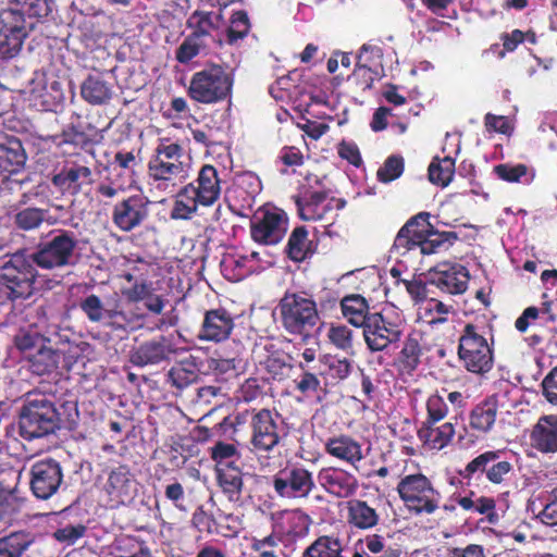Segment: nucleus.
Returning a JSON list of instances; mask_svg holds the SVG:
<instances>
[{
	"mask_svg": "<svg viewBox=\"0 0 557 557\" xmlns=\"http://www.w3.org/2000/svg\"><path fill=\"white\" fill-rule=\"evenodd\" d=\"M50 11V0H10L7 8L0 9V58L15 57L34 27L33 18L46 17Z\"/></svg>",
	"mask_w": 557,
	"mask_h": 557,
	"instance_id": "obj_1",
	"label": "nucleus"
},
{
	"mask_svg": "<svg viewBox=\"0 0 557 557\" xmlns=\"http://www.w3.org/2000/svg\"><path fill=\"white\" fill-rule=\"evenodd\" d=\"M29 253L17 251L0 259V285L8 299H28L39 288L52 289L61 283L58 277L45 278L35 268Z\"/></svg>",
	"mask_w": 557,
	"mask_h": 557,
	"instance_id": "obj_2",
	"label": "nucleus"
},
{
	"mask_svg": "<svg viewBox=\"0 0 557 557\" xmlns=\"http://www.w3.org/2000/svg\"><path fill=\"white\" fill-rule=\"evenodd\" d=\"M190 165L183 149L174 143H161L148 162V180L152 191L172 195L189 177Z\"/></svg>",
	"mask_w": 557,
	"mask_h": 557,
	"instance_id": "obj_3",
	"label": "nucleus"
},
{
	"mask_svg": "<svg viewBox=\"0 0 557 557\" xmlns=\"http://www.w3.org/2000/svg\"><path fill=\"white\" fill-rule=\"evenodd\" d=\"M220 194L221 180L218 170L212 165H203L195 183L186 185L176 194L171 218L190 219L199 206H212L219 199Z\"/></svg>",
	"mask_w": 557,
	"mask_h": 557,
	"instance_id": "obj_4",
	"label": "nucleus"
},
{
	"mask_svg": "<svg viewBox=\"0 0 557 557\" xmlns=\"http://www.w3.org/2000/svg\"><path fill=\"white\" fill-rule=\"evenodd\" d=\"M79 308L92 323H101L116 331H133L141 326L143 317L125 308L117 294L101 299L89 294L79 302Z\"/></svg>",
	"mask_w": 557,
	"mask_h": 557,
	"instance_id": "obj_5",
	"label": "nucleus"
},
{
	"mask_svg": "<svg viewBox=\"0 0 557 557\" xmlns=\"http://www.w3.org/2000/svg\"><path fill=\"white\" fill-rule=\"evenodd\" d=\"M251 451L264 467L273 465L280 453L278 414L269 409L253 411L250 419Z\"/></svg>",
	"mask_w": 557,
	"mask_h": 557,
	"instance_id": "obj_6",
	"label": "nucleus"
},
{
	"mask_svg": "<svg viewBox=\"0 0 557 557\" xmlns=\"http://www.w3.org/2000/svg\"><path fill=\"white\" fill-rule=\"evenodd\" d=\"M282 326L289 334H308L319 322L317 302L307 293H286L277 305Z\"/></svg>",
	"mask_w": 557,
	"mask_h": 557,
	"instance_id": "obj_7",
	"label": "nucleus"
},
{
	"mask_svg": "<svg viewBox=\"0 0 557 557\" xmlns=\"http://www.w3.org/2000/svg\"><path fill=\"white\" fill-rule=\"evenodd\" d=\"M233 84L234 77L228 69L212 64L191 76L188 96L199 103H216L230 96Z\"/></svg>",
	"mask_w": 557,
	"mask_h": 557,
	"instance_id": "obj_8",
	"label": "nucleus"
},
{
	"mask_svg": "<svg viewBox=\"0 0 557 557\" xmlns=\"http://www.w3.org/2000/svg\"><path fill=\"white\" fill-rule=\"evenodd\" d=\"M20 433L25 440H34L54 432L58 414L52 401L40 394L29 395L20 416Z\"/></svg>",
	"mask_w": 557,
	"mask_h": 557,
	"instance_id": "obj_9",
	"label": "nucleus"
},
{
	"mask_svg": "<svg viewBox=\"0 0 557 557\" xmlns=\"http://www.w3.org/2000/svg\"><path fill=\"white\" fill-rule=\"evenodd\" d=\"M430 214L420 212L411 218L398 232L394 248L397 250H419L421 255H431L445 245V234L432 232Z\"/></svg>",
	"mask_w": 557,
	"mask_h": 557,
	"instance_id": "obj_10",
	"label": "nucleus"
},
{
	"mask_svg": "<svg viewBox=\"0 0 557 557\" xmlns=\"http://www.w3.org/2000/svg\"><path fill=\"white\" fill-rule=\"evenodd\" d=\"M459 360L471 373L483 375L493 368V350L485 337L484 329L467 324L459 338Z\"/></svg>",
	"mask_w": 557,
	"mask_h": 557,
	"instance_id": "obj_11",
	"label": "nucleus"
},
{
	"mask_svg": "<svg viewBox=\"0 0 557 557\" xmlns=\"http://www.w3.org/2000/svg\"><path fill=\"white\" fill-rule=\"evenodd\" d=\"M77 244L78 240L74 233L60 231L47 242L41 243L37 249L29 255L40 269H61L75 263Z\"/></svg>",
	"mask_w": 557,
	"mask_h": 557,
	"instance_id": "obj_12",
	"label": "nucleus"
},
{
	"mask_svg": "<svg viewBox=\"0 0 557 557\" xmlns=\"http://www.w3.org/2000/svg\"><path fill=\"white\" fill-rule=\"evenodd\" d=\"M397 491L406 507L416 515H431L440 507L441 494L421 473L404 476Z\"/></svg>",
	"mask_w": 557,
	"mask_h": 557,
	"instance_id": "obj_13",
	"label": "nucleus"
},
{
	"mask_svg": "<svg viewBox=\"0 0 557 557\" xmlns=\"http://www.w3.org/2000/svg\"><path fill=\"white\" fill-rule=\"evenodd\" d=\"M274 492L285 499L307 498L314 490L313 473L299 463L287 465L272 481Z\"/></svg>",
	"mask_w": 557,
	"mask_h": 557,
	"instance_id": "obj_14",
	"label": "nucleus"
},
{
	"mask_svg": "<svg viewBox=\"0 0 557 557\" xmlns=\"http://www.w3.org/2000/svg\"><path fill=\"white\" fill-rule=\"evenodd\" d=\"M512 473L513 465L502 458L500 450L484 451L459 471L462 479L468 481L476 474H485L486 480L496 485L504 484Z\"/></svg>",
	"mask_w": 557,
	"mask_h": 557,
	"instance_id": "obj_15",
	"label": "nucleus"
},
{
	"mask_svg": "<svg viewBox=\"0 0 557 557\" xmlns=\"http://www.w3.org/2000/svg\"><path fill=\"white\" fill-rule=\"evenodd\" d=\"M362 330L367 347L371 351H383L401 339L404 323L391 321L381 313H372Z\"/></svg>",
	"mask_w": 557,
	"mask_h": 557,
	"instance_id": "obj_16",
	"label": "nucleus"
},
{
	"mask_svg": "<svg viewBox=\"0 0 557 557\" xmlns=\"http://www.w3.org/2000/svg\"><path fill=\"white\" fill-rule=\"evenodd\" d=\"M63 471L54 459H41L34 462L29 470V485L33 494L39 499H49L61 487Z\"/></svg>",
	"mask_w": 557,
	"mask_h": 557,
	"instance_id": "obj_17",
	"label": "nucleus"
},
{
	"mask_svg": "<svg viewBox=\"0 0 557 557\" xmlns=\"http://www.w3.org/2000/svg\"><path fill=\"white\" fill-rule=\"evenodd\" d=\"M288 227V219L284 211L273 208L265 210L260 215H255L251 221V237L263 245H275L285 236Z\"/></svg>",
	"mask_w": 557,
	"mask_h": 557,
	"instance_id": "obj_18",
	"label": "nucleus"
},
{
	"mask_svg": "<svg viewBox=\"0 0 557 557\" xmlns=\"http://www.w3.org/2000/svg\"><path fill=\"white\" fill-rule=\"evenodd\" d=\"M345 205L344 199L321 191L312 193L306 200H296L299 216L305 221H330Z\"/></svg>",
	"mask_w": 557,
	"mask_h": 557,
	"instance_id": "obj_19",
	"label": "nucleus"
},
{
	"mask_svg": "<svg viewBox=\"0 0 557 557\" xmlns=\"http://www.w3.org/2000/svg\"><path fill=\"white\" fill-rule=\"evenodd\" d=\"M468 270L458 263L442 262L429 274V283L451 295L462 294L468 286Z\"/></svg>",
	"mask_w": 557,
	"mask_h": 557,
	"instance_id": "obj_20",
	"label": "nucleus"
},
{
	"mask_svg": "<svg viewBox=\"0 0 557 557\" xmlns=\"http://www.w3.org/2000/svg\"><path fill=\"white\" fill-rule=\"evenodd\" d=\"M318 482L327 494L337 498L351 497L359 487V482L355 474L339 467L320 469Z\"/></svg>",
	"mask_w": 557,
	"mask_h": 557,
	"instance_id": "obj_21",
	"label": "nucleus"
},
{
	"mask_svg": "<svg viewBox=\"0 0 557 557\" xmlns=\"http://www.w3.org/2000/svg\"><path fill=\"white\" fill-rule=\"evenodd\" d=\"M148 216V201L139 196H131L115 205L113 223L123 232H129L139 226Z\"/></svg>",
	"mask_w": 557,
	"mask_h": 557,
	"instance_id": "obj_22",
	"label": "nucleus"
},
{
	"mask_svg": "<svg viewBox=\"0 0 557 557\" xmlns=\"http://www.w3.org/2000/svg\"><path fill=\"white\" fill-rule=\"evenodd\" d=\"M262 262L264 260L260 251L251 250L245 253H227L221 261V269L227 280L236 282L261 270ZM265 263L270 262L265 261Z\"/></svg>",
	"mask_w": 557,
	"mask_h": 557,
	"instance_id": "obj_23",
	"label": "nucleus"
},
{
	"mask_svg": "<svg viewBox=\"0 0 557 557\" xmlns=\"http://www.w3.org/2000/svg\"><path fill=\"white\" fill-rule=\"evenodd\" d=\"M234 329L231 314L224 309H212L205 313L198 337L201 341L220 343L228 338Z\"/></svg>",
	"mask_w": 557,
	"mask_h": 557,
	"instance_id": "obj_24",
	"label": "nucleus"
},
{
	"mask_svg": "<svg viewBox=\"0 0 557 557\" xmlns=\"http://www.w3.org/2000/svg\"><path fill=\"white\" fill-rule=\"evenodd\" d=\"M172 352L170 341L164 336H159L136 347L132 351L129 360L137 367L154 366L168 360Z\"/></svg>",
	"mask_w": 557,
	"mask_h": 557,
	"instance_id": "obj_25",
	"label": "nucleus"
},
{
	"mask_svg": "<svg viewBox=\"0 0 557 557\" xmlns=\"http://www.w3.org/2000/svg\"><path fill=\"white\" fill-rule=\"evenodd\" d=\"M324 449L330 456L357 469L364 459L362 445L347 434H339L326 440Z\"/></svg>",
	"mask_w": 557,
	"mask_h": 557,
	"instance_id": "obj_26",
	"label": "nucleus"
},
{
	"mask_svg": "<svg viewBox=\"0 0 557 557\" xmlns=\"http://www.w3.org/2000/svg\"><path fill=\"white\" fill-rule=\"evenodd\" d=\"M91 183V170L81 164L65 165L52 177V184L63 194L69 195L78 194L84 185H90Z\"/></svg>",
	"mask_w": 557,
	"mask_h": 557,
	"instance_id": "obj_27",
	"label": "nucleus"
},
{
	"mask_svg": "<svg viewBox=\"0 0 557 557\" xmlns=\"http://www.w3.org/2000/svg\"><path fill=\"white\" fill-rule=\"evenodd\" d=\"M104 490L112 505L128 503L135 495L136 484L126 467H119L109 474Z\"/></svg>",
	"mask_w": 557,
	"mask_h": 557,
	"instance_id": "obj_28",
	"label": "nucleus"
},
{
	"mask_svg": "<svg viewBox=\"0 0 557 557\" xmlns=\"http://www.w3.org/2000/svg\"><path fill=\"white\" fill-rule=\"evenodd\" d=\"M530 443L533 448L544 454L557 451V416L541 417L532 428Z\"/></svg>",
	"mask_w": 557,
	"mask_h": 557,
	"instance_id": "obj_29",
	"label": "nucleus"
},
{
	"mask_svg": "<svg viewBox=\"0 0 557 557\" xmlns=\"http://www.w3.org/2000/svg\"><path fill=\"white\" fill-rule=\"evenodd\" d=\"M381 57L382 50L377 46L364 44L360 48L357 55L358 61L354 71V78L363 90L372 87L375 76L377 75L376 71L373 70V66L379 63Z\"/></svg>",
	"mask_w": 557,
	"mask_h": 557,
	"instance_id": "obj_30",
	"label": "nucleus"
},
{
	"mask_svg": "<svg viewBox=\"0 0 557 557\" xmlns=\"http://www.w3.org/2000/svg\"><path fill=\"white\" fill-rule=\"evenodd\" d=\"M113 87L103 74H89L81 85V95L85 101L94 106H101L112 97Z\"/></svg>",
	"mask_w": 557,
	"mask_h": 557,
	"instance_id": "obj_31",
	"label": "nucleus"
},
{
	"mask_svg": "<svg viewBox=\"0 0 557 557\" xmlns=\"http://www.w3.org/2000/svg\"><path fill=\"white\" fill-rule=\"evenodd\" d=\"M347 522L358 530H370L377 525L380 516L375 508L366 500L350 499L347 502Z\"/></svg>",
	"mask_w": 557,
	"mask_h": 557,
	"instance_id": "obj_32",
	"label": "nucleus"
},
{
	"mask_svg": "<svg viewBox=\"0 0 557 557\" xmlns=\"http://www.w3.org/2000/svg\"><path fill=\"white\" fill-rule=\"evenodd\" d=\"M343 317L356 327H364L371 318L367 299L358 294L347 295L341 300Z\"/></svg>",
	"mask_w": 557,
	"mask_h": 557,
	"instance_id": "obj_33",
	"label": "nucleus"
},
{
	"mask_svg": "<svg viewBox=\"0 0 557 557\" xmlns=\"http://www.w3.org/2000/svg\"><path fill=\"white\" fill-rule=\"evenodd\" d=\"M455 434L453 423L445 422L440 426H434V423L425 422L419 430L418 436L423 444L430 449L440 450L448 445Z\"/></svg>",
	"mask_w": 557,
	"mask_h": 557,
	"instance_id": "obj_34",
	"label": "nucleus"
},
{
	"mask_svg": "<svg viewBox=\"0 0 557 557\" xmlns=\"http://www.w3.org/2000/svg\"><path fill=\"white\" fill-rule=\"evenodd\" d=\"M4 137L0 135V174L16 173L24 165L26 157L20 141H10L7 145Z\"/></svg>",
	"mask_w": 557,
	"mask_h": 557,
	"instance_id": "obj_35",
	"label": "nucleus"
},
{
	"mask_svg": "<svg viewBox=\"0 0 557 557\" xmlns=\"http://www.w3.org/2000/svg\"><path fill=\"white\" fill-rule=\"evenodd\" d=\"M497 416V404L494 397L478 404L470 413V426L481 433L493 428Z\"/></svg>",
	"mask_w": 557,
	"mask_h": 557,
	"instance_id": "obj_36",
	"label": "nucleus"
},
{
	"mask_svg": "<svg viewBox=\"0 0 557 557\" xmlns=\"http://www.w3.org/2000/svg\"><path fill=\"white\" fill-rule=\"evenodd\" d=\"M29 370L37 375L51 373L57 369L59 355L45 343L27 355Z\"/></svg>",
	"mask_w": 557,
	"mask_h": 557,
	"instance_id": "obj_37",
	"label": "nucleus"
},
{
	"mask_svg": "<svg viewBox=\"0 0 557 557\" xmlns=\"http://www.w3.org/2000/svg\"><path fill=\"white\" fill-rule=\"evenodd\" d=\"M138 165L136 157L131 151H120L110 163L113 180L121 181V186L131 185L134 182L135 170Z\"/></svg>",
	"mask_w": 557,
	"mask_h": 557,
	"instance_id": "obj_38",
	"label": "nucleus"
},
{
	"mask_svg": "<svg viewBox=\"0 0 557 557\" xmlns=\"http://www.w3.org/2000/svg\"><path fill=\"white\" fill-rule=\"evenodd\" d=\"M539 509L535 508L533 502L532 511L536 519L548 527H557V487L544 491L539 496Z\"/></svg>",
	"mask_w": 557,
	"mask_h": 557,
	"instance_id": "obj_39",
	"label": "nucleus"
},
{
	"mask_svg": "<svg viewBox=\"0 0 557 557\" xmlns=\"http://www.w3.org/2000/svg\"><path fill=\"white\" fill-rule=\"evenodd\" d=\"M495 174L508 183H521L529 185L535 178V170L525 164L502 163L494 168Z\"/></svg>",
	"mask_w": 557,
	"mask_h": 557,
	"instance_id": "obj_40",
	"label": "nucleus"
},
{
	"mask_svg": "<svg viewBox=\"0 0 557 557\" xmlns=\"http://www.w3.org/2000/svg\"><path fill=\"white\" fill-rule=\"evenodd\" d=\"M343 543L334 535L319 536L302 553V557H343Z\"/></svg>",
	"mask_w": 557,
	"mask_h": 557,
	"instance_id": "obj_41",
	"label": "nucleus"
},
{
	"mask_svg": "<svg viewBox=\"0 0 557 557\" xmlns=\"http://www.w3.org/2000/svg\"><path fill=\"white\" fill-rule=\"evenodd\" d=\"M221 24V15L214 12L196 11L188 18V26L193 29L191 35H197L199 39L209 36Z\"/></svg>",
	"mask_w": 557,
	"mask_h": 557,
	"instance_id": "obj_42",
	"label": "nucleus"
},
{
	"mask_svg": "<svg viewBox=\"0 0 557 557\" xmlns=\"http://www.w3.org/2000/svg\"><path fill=\"white\" fill-rule=\"evenodd\" d=\"M218 481L222 491L232 502H237L243 488L242 472L237 467L218 468Z\"/></svg>",
	"mask_w": 557,
	"mask_h": 557,
	"instance_id": "obj_43",
	"label": "nucleus"
},
{
	"mask_svg": "<svg viewBox=\"0 0 557 557\" xmlns=\"http://www.w3.org/2000/svg\"><path fill=\"white\" fill-rule=\"evenodd\" d=\"M311 518L300 509L285 511L282 516V529L294 537H304L308 534Z\"/></svg>",
	"mask_w": 557,
	"mask_h": 557,
	"instance_id": "obj_44",
	"label": "nucleus"
},
{
	"mask_svg": "<svg viewBox=\"0 0 557 557\" xmlns=\"http://www.w3.org/2000/svg\"><path fill=\"white\" fill-rule=\"evenodd\" d=\"M421 334L418 332L410 333L406 341L404 342V346L399 352V363L404 370L410 372L413 371L418 364L420 363L421 357Z\"/></svg>",
	"mask_w": 557,
	"mask_h": 557,
	"instance_id": "obj_45",
	"label": "nucleus"
},
{
	"mask_svg": "<svg viewBox=\"0 0 557 557\" xmlns=\"http://www.w3.org/2000/svg\"><path fill=\"white\" fill-rule=\"evenodd\" d=\"M23 505L17 488L0 482V522H8Z\"/></svg>",
	"mask_w": 557,
	"mask_h": 557,
	"instance_id": "obj_46",
	"label": "nucleus"
},
{
	"mask_svg": "<svg viewBox=\"0 0 557 557\" xmlns=\"http://www.w3.org/2000/svg\"><path fill=\"white\" fill-rule=\"evenodd\" d=\"M537 319L544 322H554L556 320L549 301H544L541 308L528 307L524 309L522 314L516 320V329L523 333L529 326H534Z\"/></svg>",
	"mask_w": 557,
	"mask_h": 557,
	"instance_id": "obj_47",
	"label": "nucleus"
},
{
	"mask_svg": "<svg viewBox=\"0 0 557 557\" xmlns=\"http://www.w3.org/2000/svg\"><path fill=\"white\" fill-rule=\"evenodd\" d=\"M198 377V368L191 360H184L173 366L168 373V381L178 389H183Z\"/></svg>",
	"mask_w": 557,
	"mask_h": 557,
	"instance_id": "obj_48",
	"label": "nucleus"
},
{
	"mask_svg": "<svg viewBox=\"0 0 557 557\" xmlns=\"http://www.w3.org/2000/svg\"><path fill=\"white\" fill-rule=\"evenodd\" d=\"M450 308L437 299H425L419 306L418 317L428 324L443 323L447 320Z\"/></svg>",
	"mask_w": 557,
	"mask_h": 557,
	"instance_id": "obj_49",
	"label": "nucleus"
},
{
	"mask_svg": "<svg viewBox=\"0 0 557 557\" xmlns=\"http://www.w3.org/2000/svg\"><path fill=\"white\" fill-rule=\"evenodd\" d=\"M326 338L336 348L346 354L354 350V332L342 323H331L326 331Z\"/></svg>",
	"mask_w": 557,
	"mask_h": 557,
	"instance_id": "obj_50",
	"label": "nucleus"
},
{
	"mask_svg": "<svg viewBox=\"0 0 557 557\" xmlns=\"http://www.w3.org/2000/svg\"><path fill=\"white\" fill-rule=\"evenodd\" d=\"M455 173V161L450 157L434 159L429 166V178L433 184L447 186Z\"/></svg>",
	"mask_w": 557,
	"mask_h": 557,
	"instance_id": "obj_51",
	"label": "nucleus"
},
{
	"mask_svg": "<svg viewBox=\"0 0 557 557\" xmlns=\"http://www.w3.org/2000/svg\"><path fill=\"white\" fill-rule=\"evenodd\" d=\"M311 242L305 227H296L289 236L287 244L288 257L294 261H302L310 252Z\"/></svg>",
	"mask_w": 557,
	"mask_h": 557,
	"instance_id": "obj_52",
	"label": "nucleus"
},
{
	"mask_svg": "<svg viewBox=\"0 0 557 557\" xmlns=\"http://www.w3.org/2000/svg\"><path fill=\"white\" fill-rule=\"evenodd\" d=\"M32 541L26 533H12L0 539V557H21Z\"/></svg>",
	"mask_w": 557,
	"mask_h": 557,
	"instance_id": "obj_53",
	"label": "nucleus"
},
{
	"mask_svg": "<svg viewBox=\"0 0 557 557\" xmlns=\"http://www.w3.org/2000/svg\"><path fill=\"white\" fill-rule=\"evenodd\" d=\"M211 458L216 462V469L230 468L239 459V454L234 444L219 442L211 448Z\"/></svg>",
	"mask_w": 557,
	"mask_h": 557,
	"instance_id": "obj_54",
	"label": "nucleus"
},
{
	"mask_svg": "<svg viewBox=\"0 0 557 557\" xmlns=\"http://www.w3.org/2000/svg\"><path fill=\"white\" fill-rule=\"evenodd\" d=\"M47 211L39 208H25L14 216L16 226L24 231L38 228L44 222Z\"/></svg>",
	"mask_w": 557,
	"mask_h": 557,
	"instance_id": "obj_55",
	"label": "nucleus"
},
{
	"mask_svg": "<svg viewBox=\"0 0 557 557\" xmlns=\"http://www.w3.org/2000/svg\"><path fill=\"white\" fill-rule=\"evenodd\" d=\"M206 48L203 39H199L197 35H188L176 50V60L186 64Z\"/></svg>",
	"mask_w": 557,
	"mask_h": 557,
	"instance_id": "obj_56",
	"label": "nucleus"
},
{
	"mask_svg": "<svg viewBox=\"0 0 557 557\" xmlns=\"http://www.w3.org/2000/svg\"><path fill=\"white\" fill-rule=\"evenodd\" d=\"M404 172V159L399 156L388 157L377 170V180L382 183H391L397 180Z\"/></svg>",
	"mask_w": 557,
	"mask_h": 557,
	"instance_id": "obj_57",
	"label": "nucleus"
},
{
	"mask_svg": "<svg viewBox=\"0 0 557 557\" xmlns=\"http://www.w3.org/2000/svg\"><path fill=\"white\" fill-rule=\"evenodd\" d=\"M16 347L25 354L33 352L45 343V338L34 330L21 329L14 337Z\"/></svg>",
	"mask_w": 557,
	"mask_h": 557,
	"instance_id": "obj_58",
	"label": "nucleus"
},
{
	"mask_svg": "<svg viewBox=\"0 0 557 557\" xmlns=\"http://www.w3.org/2000/svg\"><path fill=\"white\" fill-rule=\"evenodd\" d=\"M426 409H428V420L426 422L430 423H436L444 419L448 413V406L446 404L445 398L440 395L435 394L429 397L426 403Z\"/></svg>",
	"mask_w": 557,
	"mask_h": 557,
	"instance_id": "obj_59",
	"label": "nucleus"
},
{
	"mask_svg": "<svg viewBox=\"0 0 557 557\" xmlns=\"http://www.w3.org/2000/svg\"><path fill=\"white\" fill-rule=\"evenodd\" d=\"M86 527L83 524H67L58 529L53 533V537L65 545H73L86 533Z\"/></svg>",
	"mask_w": 557,
	"mask_h": 557,
	"instance_id": "obj_60",
	"label": "nucleus"
},
{
	"mask_svg": "<svg viewBox=\"0 0 557 557\" xmlns=\"http://www.w3.org/2000/svg\"><path fill=\"white\" fill-rule=\"evenodd\" d=\"M299 367L304 370L298 380H296V388L304 395L309 396L317 393L321 388L319 377L305 370V363L300 362Z\"/></svg>",
	"mask_w": 557,
	"mask_h": 557,
	"instance_id": "obj_61",
	"label": "nucleus"
},
{
	"mask_svg": "<svg viewBox=\"0 0 557 557\" xmlns=\"http://www.w3.org/2000/svg\"><path fill=\"white\" fill-rule=\"evenodd\" d=\"M265 369L274 380H282L288 375L292 366L281 356H270L265 360Z\"/></svg>",
	"mask_w": 557,
	"mask_h": 557,
	"instance_id": "obj_62",
	"label": "nucleus"
},
{
	"mask_svg": "<svg viewBox=\"0 0 557 557\" xmlns=\"http://www.w3.org/2000/svg\"><path fill=\"white\" fill-rule=\"evenodd\" d=\"M249 29V22L246 13L236 12L232 17L231 27L228 29L230 41L243 38Z\"/></svg>",
	"mask_w": 557,
	"mask_h": 557,
	"instance_id": "obj_63",
	"label": "nucleus"
},
{
	"mask_svg": "<svg viewBox=\"0 0 557 557\" xmlns=\"http://www.w3.org/2000/svg\"><path fill=\"white\" fill-rule=\"evenodd\" d=\"M543 394L547 401L557 406V367L542 382Z\"/></svg>",
	"mask_w": 557,
	"mask_h": 557,
	"instance_id": "obj_64",
	"label": "nucleus"
}]
</instances>
